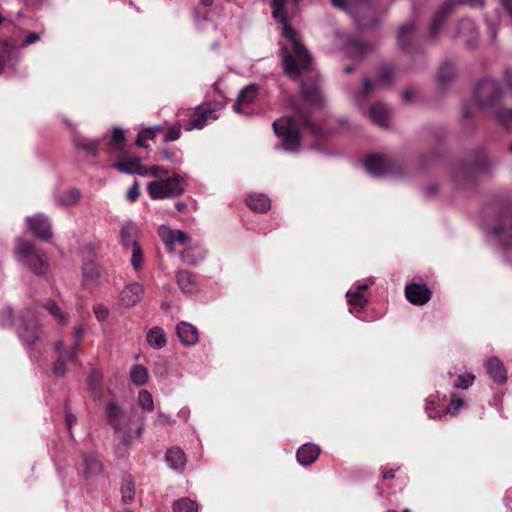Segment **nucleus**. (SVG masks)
<instances>
[{
  "mask_svg": "<svg viewBox=\"0 0 512 512\" xmlns=\"http://www.w3.org/2000/svg\"><path fill=\"white\" fill-rule=\"evenodd\" d=\"M286 0H272V14L281 24L283 40L282 54L286 74L297 78L301 72L307 70L311 63V56L300 41L299 35L287 22L284 6Z\"/></svg>",
  "mask_w": 512,
  "mask_h": 512,
  "instance_id": "1",
  "label": "nucleus"
},
{
  "mask_svg": "<svg viewBox=\"0 0 512 512\" xmlns=\"http://www.w3.org/2000/svg\"><path fill=\"white\" fill-rule=\"evenodd\" d=\"M291 104L295 110V115L276 120L273 123V128L276 135L281 139L283 148L287 151L294 152L299 147L301 128H307L313 133H318L320 127L311 121L295 100H292Z\"/></svg>",
  "mask_w": 512,
  "mask_h": 512,
  "instance_id": "2",
  "label": "nucleus"
},
{
  "mask_svg": "<svg viewBox=\"0 0 512 512\" xmlns=\"http://www.w3.org/2000/svg\"><path fill=\"white\" fill-rule=\"evenodd\" d=\"M108 152L120 153L121 159L112 167L124 174H137L140 176H156L160 172H165L163 167L153 165L148 168L142 167L141 159L136 156H126L124 154L125 137L120 128H114L112 135L107 141Z\"/></svg>",
  "mask_w": 512,
  "mask_h": 512,
  "instance_id": "3",
  "label": "nucleus"
},
{
  "mask_svg": "<svg viewBox=\"0 0 512 512\" xmlns=\"http://www.w3.org/2000/svg\"><path fill=\"white\" fill-rule=\"evenodd\" d=\"M495 162L482 149L471 151L464 161L451 171L453 183L460 189L469 188L478 173L487 172Z\"/></svg>",
  "mask_w": 512,
  "mask_h": 512,
  "instance_id": "4",
  "label": "nucleus"
},
{
  "mask_svg": "<svg viewBox=\"0 0 512 512\" xmlns=\"http://www.w3.org/2000/svg\"><path fill=\"white\" fill-rule=\"evenodd\" d=\"M158 173L154 180L147 184V192L154 200L169 199L181 196L185 191V179L183 176L174 174L170 177H160V174H168V171Z\"/></svg>",
  "mask_w": 512,
  "mask_h": 512,
  "instance_id": "5",
  "label": "nucleus"
},
{
  "mask_svg": "<svg viewBox=\"0 0 512 512\" xmlns=\"http://www.w3.org/2000/svg\"><path fill=\"white\" fill-rule=\"evenodd\" d=\"M16 260L30 271L37 275H44L49 270V263L45 254L41 253L36 247L24 240H18L15 249Z\"/></svg>",
  "mask_w": 512,
  "mask_h": 512,
  "instance_id": "6",
  "label": "nucleus"
},
{
  "mask_svg": "<svg viewBox=\"0 0 512 512\" xmlns=\"http://www.w3.org/2000/svg\"><path fill=\"white\" fill-rule=\"evenodd\" d=\"M503 95L502 86L497 80L484 78L476 84L473 98L480 108L491 111L500 105Z\"/></svg>",
  "mask_w": 512,
  "mask_h": 512,
  "instance_id": "7",
  "label": "nucleus"
},
{
  "mask_svg": "<svg viewBox=\"0 0 512 512\" xmlns=\"http://www.w3.org/2000/svg\"><path fill=\"white\" fill-rule=\"evenodd\" d=\"M365 168L367 172L375 177L403 175L402 166L396 160L383 154H373L366 158Z\"/></svg>",
  "mask_w": 512,
  "mask_h": 512,
  "instance_id": "8",
  "label": "nucleus"
},
{
  "mask_svg": "<svg viewBox=\"0 0 512 512\" xmlns=\"http://www.w3.org/2000/svg\"><path fill=\"white\" fill-rule=\"evenodd\" d=\"M395 79V71L391 66H384L380 71L378 79L372 81L366 78L363 82V86L355 91L353 94L354 102L361 106L364 104L366 98L377 91L382 86H389Z\"/></svg>",
  "mask_w": 512,
  "mask_h": 512,
  "instance_id": "9",
  "label": "nucleus"
},
{
  "mask_svg": "<svg viewBox=\"0 0 512 512\" xmlns=\"http://www.w3.org/2000/svg\"><path fill=\"white\" fill-rule=\"evenodd\" d=\"M17 332L24 345L31 346L40 339V325L34 311L27 309L21 313Z\"/></svg>",
  "mask_w": 512,
  "mask_h": 512,
  "instance_id": "10",
  "label": "nucleus"
},
{
  "mask_svg": "<svg viewBox=\"0 0 512 512\" xmlns=\"http://www.w3.org/2000/svg\"><path fill=\"white\" fill-rule=\"evenodd\" d=\"M135 413V408H131L129 412H124L116 403L112 402L106 408V421L126 440L130 429V422Z\"/></svg>",
  "mask_w": 512,
  "mask_h": 512,
  "instance_id": "11",
  "label": "nucleus"
},
{
  "mask_svg": "<svg viewBox=\"0 0 512 512\" xmlns=\"http://www.w3.org/2000/svg\"><path fill=\"white\" fill-rule=\"evenodd\" d=\"M222 108V105H201L192 114L189 122L185 125V129L190 131L193 129H202L211 121L218 119V111Z\"/></svg>",
  "mask_w": 512,
  "mask_h": 512,
  "instance_id": "12",
  "label": "nucleus"
},
{
  "mask_svg": "<svg viewBox=\"0 0 512 512\" xmlns=\"http://www.w3.org/2000/svg\"><path fill=\"white\" fill-rule=\"evenodd\" d=\"M491 233L503 247L512 246V213H500L491 228Z\"/></svg>",
  "mask_w": 512,
  "mask_h": 512,
  "instance_id": "13",
  "label": "nucleus"
},
{
  "mask_svg": "<svg viewBox=\"0 0 512 512\" xmlns=\"http://www.w3.org/2000/svg\"><path fill=\"white\" fill-rule=\"evenodd\" d=\"M256 110V86L247 85L238 94L233 104V111L239 115L250 116Z\"/></svg>",
  "mask_w": 512,
  "mask_h": 512,
  "instance_id": "14",
  "label": "nucleus"
},
{
  "mask_svg": "<svg viewBox=\"0 0 512 512\" xmlns=\"http://www.w3.org/2000/svg\"><path fill=\"white\" fill-rule=\"evenodd\" d=\"M144 296V287L138 282H129L120 291L118 303L121 307L132 308L136 306Z\"/></svg>",
  "mask_w": 512,
  "mask_h": 512,
  "instance_id": "15",
  "label": "nucleus"
},
{
  "mask_svg": "<svg viewBox=\"0 0 512 512\" xmlns=\"http://www.w3.org/2000/svg\"><path fill=\"white\" fill-rule=\"evenodd\" d=\"M20 59L17 47L8 41H0V73H11Z\"/></svg>",
  "mask_w": 512,
  "mask_h": 512,
  "instance_id": "16",
  "label": "nucleus"
},
{
  "mask_svg": "<svg viewBox=\"0 0 512 512\" xmlns=\"http://www.w3.org/2000/svg\"><path fill=\"white\" fill-rule=\"evenodd\" d=\"M158 235L169 252H173L175 245H186L189 242V236L182 230H174L166 225L158 228Z\"/></svg>",
  "mask_w": 512,
  "mask_h": 512,
  "instance_id": "17",
  "label": "nucleus"
},
{
  "mask_svg": "<svg viewBox=\"0 0 512 512\" xmlns=\"http://www.w3.org/2000/svg\"><path fill=\"white\" fill-rule=\"evenodd\" d=\"M374 284V280L372 278L364 280L363 282H358L353 289H350L346 293L347 301L351 307H355L357 309H362L367 304L368 299L364 295V292L369 288V286Z\"/></svg>",
  "mask_w": 512,
  "mask_h": 512,
  "instance_id": "18",
  "label": "nucleus"
},
{
  "mask_svg": "<svg viewBox=\"0 0 512 512\" xmlns=\"http://www.w3.org/2000/svg\"><path fill=\"white\" fill-rule=\"evenodd\" d=\"M26 222L34 236L43 240H48L52 236L50 221L45 215L36 214L27 217Z\"/></svg>",
  "mask_w": 512,
  "mask_h": 512,
  "instance_id": "19",
  "label": "nucleus"
},
{
  "mask_svg": "<svg viewBox=\"0 0 512 512\" xmlns=\"http://www.w3.org/2000/svg\"><path fill=\"white\" fill-rule=\"evenodd\" d=\"M457 4L458 2L456 0H446L435 12L429 30V37L431 39H434L437 36V33L442 27L446 18L451 14Z\"/></svg>",
  "mask_w": 512,
  "mask_h": 512,
  "instance_id": "20",
  "label": "nucleus"
},
{
  "mask_svg": "<svg viewBox=\"0 0 512 512\" xmlns=\"http://www.w3.org/2000/svg\"><path fill=\"white\" fill-rule=\"evenodd\" d=\"M301 93L303 99L311 105L321 106L324 102V97L317 80L302 82Z\"/></svg>",
  "mask_w": 512,
  "mask_h": 512,
  "instance_id": "21",
  "label": "nucleus"
},
{
  "mask_svg": "<svg viewBox=\"0 0 512 512\" xmlns=\"http://www.w3.org/2000/svg\"><path fill=\"white\" fill-rule=\"evenodd\" d=\"M406 298L414 305H424L431 298V291L426 285L410 284L405 288Z\"/></svg>",
  "mask_w": 512,
  "mask_h": 512,
  "instance_id": "22",
  "label": "nucleus"
},
{
  "mask_svg": "<svg viewBox=\"0 0 512 512\" xmlns=\"http://www.w3.org/2000/svg\"><path fill=\"white\" fill-rule=\"evenodd\" d=\"M73 143L77 149L82 150L87 155L95 157L100 151L101 140L83 136L79 133L73 134Z\"/></svg>",
  "mask_w": 512,
  "mask_h": 512,
  "instance_id": "23",
  "label": "nucleus"
},
{
  "mask_svg": "<svg viewBox=\"0 0 512 512\" xmlns=\"http://www.w3.org/2000/svg\"><path fill=\"white\" fill-rule=\"evenodd\" d=\"M176 333H177V336H178L180 342L184 346H194L198 342V339H199L198 330L194 325H192L188 322H185V321L180 322L176 326Z\"/></svg>",
  "mask_w": 512,
  "mask_h": 512,
  "instance_id": "24",
  "label": "nucleus"
},
{
  "mask_svg": "<svg viewBox=\"0 0 512 512\" xmlns=\"http://www.w3.org/2000/svg\"><path fill=\"white\" fill-rule=\"evenodd\" d=\"M486 372L497 383H505L507 371L502 361L497 357H491L484 363Z\"/></svg>",
  "mask_w": 512,
  "mask_h": 512,
  "instance_id": "25",
  "label": "nucleus"
},
{
  "mask_svg": "<svg viewBox=\"0 0 512 512\" xmlns=\"http://www.w3.org/2000/svg\"><path fill=\"white\" fill-rule=\"evenodd\" d=\"M390 113L391 108L383 102H376L372 104L369 109V115L372 121L382 128L389 127L388 118Z\"/></svg>",
  "mask_w": 512,
  "mask_h": 512,
  "instance_id": "26",
  "label": "nucleus"
},
{
  "mask_svg": "<svg viewBox=\"0 0 512 512\" xmlns=\"http://www.w3.org/2000/svg\"><path fill=\"white\" fill-rule=\"evenodd\" d=\"M415 28H416V20L414 18L407 21L404 25H402L398 30V44L399 46L410 52L411 47L410 44L415 38Z\"/></svg>",
  "mask_w": 512,
  "mask_h": 512,
  "instance_id": "27",
  "label": "nucleus"
},
{
  "mask_svg": "<svg viewBox=\"0 0 512 512\" xmlns=\"http://www.w3.org/2000/svg\"><path fill=\"white\" fill-rule=\"evenodd\" d=\"M206 256V250L202 245L195 244L186 247L181 253V260L187 265H197L201 263Z\"/></svg>",
  "mask_w": 512,
  "mask_h": 512,
  "instance_id": "28",
  "label": "nucleus"
},
{
  "mask_svg": "<svg viewBox=\"0 0 512 512\" xmlns=\"http://www.w3.org/2000/svg\"><path fill=\"white\" fill-rule=\"evenodd\" d=\"M166 461L169 467L177 472H182L186 464V455L178 447L170 448L166 451Z\"/></svg>",
  "mask_w": 512,
  "mask_h": 512,
  "instance_id": "29",
  "label": "nucleus"
},
{
  "mask_svg": "<svg viewBox=\"0 0 512 512\" xmlns=\"http://www.w3.org/2000/svg\"><path fill=\"white\" fill-rule=\"evenodd\" d=\"M55 350L58 353V357L53 365V372L55 375L62 377L65 375L67 368H66V362L67 360L72 361L68 357V349L64 348V343L62 340H59L55 343Z\"/></svg>",
  "mask_w": 512,
  "mask_h": 512,
  "instance_id": "30",
  "label": "nucleus"
},
{
  "mask_svg": "<svg viewBox=\"0 0 512 512\" xmlns=\"http://www.w3.org/2000/svg\"><path fill=\"white\" fill-rule=\"evenodd\" d=\"M320 453L318 446L314 444H303L297 451V460L301 465L307 466L316 461Z\"/></svg>",
  "mask_w": 512,
  "mask_h": 512,
  "instance_id": "31",
  "label": "nucleus"
},
{
  "mask_svg": "<svg viewBox=\"0 0 512 512\" xmlns=\"http://www.w3.org/2000/svg\"><path fill=\"white\" fill-rule=\"evenodd\" d=\"M138 228L134 223L128 222L122 225L120 230V238L125 249L139 245L137 242Z\"/></svg>",
  "mask_w": 512,
  "mask_h": 512,
  "instance_id": "32",
  "label": "nucleus"
},
{
  "mask_svg": "<svg viewBox=\"0 0 512 512\" xmlns=\"http://www.w3.org/2000/svg\"><path fill=\"white\" fill-rule=\"evenodd\" d=\"M43 308L52 316L59 325H66L70 320L68 312L63 310L55 301L47 300L43 303Z\"/></svg>",
  "mask_w": 512,
  "mask_h": 512,
  "instance_id": "33",
  "label": "nucleus"
},
{
  "mask_svg": "<svg viewBox=\"0 0 512 512\" xmlns=\"http://www.w3.org/2000/svg\"><path fill=\"white\" fill-rule=\"evenodd\" d=\"M456 76L455 65L450 61H444L437 72V83L440 88L448 85Z\"/></svg>",
  "mask_w": 512,
  "mask_h": 512,
  "instance_id": "34",
  "label": "nucleus"
},
{
  "mask_svg": "<svg viewBox=\"0 0 512 512\" xmlns=\"http://www.w3.org/2000/svg\"><path fill=\"white\" fill-rule=\"evenodd\" d=\"M369 50L370 47L362 43L357 38L350 39L345 46V51L351 58H360L364 56Z\"/></svg>",
  "mask_w": 512,
  "mask_h": 512,
  "instance_id": "35",
  "label": "nucleus"
},
{
  "mask_svg": "<svg viewBox=\"0 0 512 512\" xmlns=\"http://www.w3.org/2000/svg\"><path fill=\"white\" fill-rule=\"evenodd\" d=\"M146 338L148 344L155 349H160L167 343L165 332L160 327L152 328Z\"/></svg>",
  "mask_w": 512,
  "mask_h": 512,
  "instance_id": "36",
  "label": "nucleus"
},
{
  "mask_svg": "<svg viewBox=\"0 0 512 512\" xmlns=\"http://www.w3.org/2000/svg\"><path fill=\"white\" fill-rule=\"evenodd\" d=\"M496 118V120L499 122V124L505 129V130H511L512 129V109L511 108H505V107H496L495 109L491 110Z\"/></svg>",
  "mask_w": 512,
  "mask_h": 512,
  "instance_id": "37",
  "label": "nucleus"
},
{
  "mask_svg": "<svg viewBox=\"0 0 512 512\" xmlns=\"http://www.w3.org/2000/svg\"><path fill=\"white\" fill-rule=\"evenodd\" d=\"M81 198L80 190L76 188L69 189L65 191L61 196H59L56 200L57 204L60 206H74L76 205Z\"/></svg>",
  "mask_w": 512,
  "mask_h": 512,
  "instance_id": "38",
  "label": "nucleus"
},
{
  "mask_svg": "<svg viewBox=\"0 0 512 512\" xmlns=\"http://www.w3.org/2000/svg\"><path fill=\"white\" fill-rule=\"evenodd\" d=\"M84 473L86 477H91L97 475L102 470V465L99 459L93 455L89 454L84 457Z\"/></svg>",
  "mask_w": 512,
  "mask_h": 512,
  "instance_id": "39",
  "label": "nucleus"
},
{
  "mask_svg": "<svg viewBox=\"0 0 512 512\" xmlns=\"http://www.w3.org/2000/svg\"><path fill=\"white\" fill-rule=\"evenodd\" d=\"M84 335V328L82 326H76L73 330V344L68 349V357L71 360H75L79 354L80 344Z\"/></svg>",
  "mask_w": 512,
  "mask_h": 512,
  "instance_id": "40",
  "label": "nucleus"
},
{
  "mask_svg": "<svg viewBox=\"0 0 512 512\" xmlns=\"http://www.w3.org/2000/svg\"><path fill=\"white\" fill-rule=\"evenodd\" d=\"M148 377V371L142 365H134L130 370L131 381L137 386L144 385L148 381Z\"/></svg>",
  "mask_w": 512,
  "mask_h": 512,
  "instance_id": "41",
  "label": "nucleus"
},
{
  "mask_svg": "<svg viewBox=\"0 0 512 512\" xmlns=\"http://www.w3.org/2000/svg\"><path fill=\"white\" fill-rule=\"evenodd\" d=\"M177 282L182 291L192 293L194 291V281L188 271H179L176 275Z\"/></svg>",
  "mask_w": 512,
  "mask_h": 512,
  "instance_id": "42",
  "label": "nucleus"
},
{
  "mask_svg": "<svg viewBox=\"0 0 512 512\" xmlns=\"http://www.w3.org/2000/svg\"><path fill=\"white\" fill-rule=\"evenodd\" d=\"M174 512H197L198 505L195 501L189 498H181L173 504Z\"/></svg>",
  "mask_w": 512,
  "mask_h": 512,
  "instance_id": "43",
  "label": "nucleus"
},
{
  "mask_svg": "<svg viewBox=\"0 0 512 512\" xmlns=\"http://www.w3.org/2000/svg\"><path fill=\"white\" fill-rule=\"evenodd\" d=\"M131 253L130 262L134 270H140L144 265L143 252L139 245H133V247L126 249Z\"/></svg>",
  "mask_w": 512,
  "mask_h": 512,
  "instance_id": "44",
  "label": "nucleus"
},
{
  "mask_svg": "<svg viewBox=\"0 0 512 512\" xmlns=\"http://www.w3.org/2000/svg\"><path fill=\"white\" fill-rule=\"evenodd\" d=\"M121 495L124 503H132L135 499V486L130 479H125L121 487Z\"/></svg>",
  "mask_w": 512,
  "mask_h": 512,
  "instance_id": "45",
  "label": "nucleus"
},
{
  "mask_svg": "<svg viewBox=\"0 0 512 512\" xmlns=\"http://www.w3.org/2000/svg\"><path fill=\"white\" fill-rule=\"evenodd\" d=\"M99 275V266L95 262H88L83 266V277L86 282L95 281Z\"/></svg>",
  "mask_w": 512,
  "mask_h": 512,
  "instance_id": "46",
  "label": "nucleus"
},
{
  "mask_svg": "<svg viewBox=\"0 0 512 512\" xmlns=\"http://www.w3.org/2000/svg\"><path fill=\"white\" fill-rule=\"evenodd\" d=\"M138 405L146 411H152L154 409L153 397L149 391H147V390L139 391Z\"/></svg>",
  "mask_w": 512,
  "mask_h": 512,
  "instance_id": "47",
  "label": "nucleus"
},
{
  "mask_svg": "<svg viewBox=\"0 0 512 512\" xmlns=\"http://www.w3.org/2000/svg\"><path fill=\"white\" fill-rule=\"evenodd\" d=\"M156 136L153 134V130L150 127L142 128L136 138V145L142 148H147L146 141L153 140Z\"/></svg>",
  "mask_w": 512,
  "mask_h": 512,
  "instance_id": "48",
  "label": "nucleus"
},
{
  "mask_svg": "<svg viewBox=\"0 0 512 512\" xmlns=\"http://www.w3.org/2000/svg\"><path fill=\"white\" fill-rule=\"evenodd\" d=\"M475 377L472 374L459 375L457 382L454 383L455 388L467 389L473 384Z\"/></svg>",
  "mask_w": 512,
  "mask_h": 512,
  "instance_id": "49",
  "label": "nucleus"
},
{
  "mask_svg": "<svg viewBox=\"0 0 512 512\" xmlns=\"http://www.w3.org/2000/svg\"><path fill=\"white\" fill-rule=\"evenodd\" d=\"M13 324V313L10 308H4L0 312V325L4 328L11 327Z\"/></svg>",
  "mask_w": 512,
  "mask_h": 512,
  "instance_id": "50",
  "label": "nucleus"
},
{
  "mask_svg": "<svg viewBox=\"0 0 512 512\" xmlns=\"http://www.w3.org/2000/svg\"><path fill=\"white\" fill-rule=\"evenodd\" d=\"M465 33H469L471 36L476 33L475 24L469 19H463L459 24V34L464 35Z\"/></svg>",
  "mask_w": 512,
  "mask_h": 512,
  "instance_id": "51",
  "label": "nucleus"
},
{
  "mask_svg": "<svg viewBox=\"0 0 512 512\" xmlns=\"http://www.w3.org/2000/svg\"><path fill=\"white\" fill-rule=\"evenodd\" d=\"M181 136V127L179 125H173L169 128L168 132L164 137V142L176 141Z\"/></svg>",
  "mask_w": 512,
  "mask_h": 512,
  "instance_id": "52",
  "label": "nucleus"
},
{
  "mask_svg": "<svg viewBox=\"0 0 512 512\" xmlns=\"http://www.w3.org/2000/svg\"><path fill=\"white\" fill-rule=\"evenodd\" d=\"M463 406L464 401L461 398L453 396L449 404L448 412L452 415H456Z\"/></svg>",
  "mask_w": 512,
  "mask_h": 512,
  "instance_id": "53",
  "label": "nucleus"
},
{
  "mask_svg": "<svg viewBox=\"0 0 512 512\" xmlns=\"http://www.w3.org/2000/svg\"><path fill=\"white\" fill-rule=\"evenodd\" d=\"M93 310H94V314H95L96 318L101 322L105 321L109 316L108 309L102 304H98V305L94 306Z\"/></svg>",
  "mask_w": 512,
  "mask_h": 512,
  "instance_id": "54",
  "label": "nucleus"
},
{
  "mask_svg": "<svg viewBox=\"0 0 512 512\" xmlns=\"http://www.w3.org/2000/svg\"><path fill=\"white\" fill-rule=\"evenodd\" d=\"M271 207V201L265 195L258 194V212L264 213Z\"/></svg>",
  "mask_w": 512,
  "mask_h": 512,
  "instance_id": "55",
  "label": "nucleus"
},
{
  "mask_svg": "<svg viewBox=\"0 0 512 512\" xmlns=\"http://www.w3.org/2000/svg\"><path fill=\"white\" fill-rule=\"evenodd\" d=\"M173 423L174 421L170 418V416L166 415L163 412H158L157 418L155 420V425L168 426L172 425Z\"/></svg>",
  "mask_w": 512,
  "mask_h": 512,
  "instance_id": "56",
  "label": "nucleus"
},
{
  "mask_svg": "<svg viewBox=\"0 0 512 512\" xmlns=\"http://www.w3.org/2000/svg\"><path fill=\"white\" fill-rule=\"evenodd\" d=\"M140 195L138 183L135 182L127 191V199L131 202H134L138 199Z\"/></svg>",
  "mask_w": 512,
  "mask_h": 512,
  "instance_id": "57",
  "label": "nucleus"
},
{
  "mask_svg": "<svg viewBox=\"0 0 512 512\" xmlns=\"http://www.w3.org/2000/svg\"><path fill=\"white\" fill-rule=\"evenodd\" d=\"M101 381V376L98 372L93 371L89 376V383L94 391L98 388Z\"/></svg>",
  "mask_w": 512,
  "mask_h": 512,
  "instance_id": "58",
  "label": "nucleus"
},
{
  "mask_svg": "<svg viewBox=\"0 0 512 512\" xmlns=\"http://www.w3.org/2000/svg\"><path fill=\"white\" fill-rule=\"evenodd\" d=\"M365 1L366 0H332V3L334 6H336L338 8L346 9L349 3H358V2L364 3Z\"/></svg>",
  "mask_w": 512,
  "mask_h": 512,
  "instance_id": "59",
  "label": "nucleus"
},
{
  "mask_svg": "<svg viewBox=\"0 0 512 512\" xmlns=\"http://www.w3.org/2000/svg\"><path fill=\"white\" fill-rule=\"evenodd\" d=\"M39 40H40V35L39 34L34 33V32H30V33L27 34L26 39L24 40L23 45L24 46H28V45L36 43Z\"/></svg>",
  "mask_w": 512,
  "mask_h": 512,
  "instance_id": "60",
  "label": "nucleus"
},
{
  "mask_svg": "<svg viewBox=\"0 0 512 512\" xmlns=\"http://www.w3.org/2000/svg\"><path fill=\"white\" fill-rule=\"evenodd\" d=\"M178 418L183 422H187L190 417V409L188 407H183L179 410L177 414Z\"/></svg>",
  "mask_w": 512,
  "mask_h": 512,
  "instance_id": "61",
  "label": "nucleus"
},
{
  "mask_svg": "<svg viewBox=\"0 0 512 512\" xmlns=\"http://www.w3.org/2000/svg\"><path fill=\"white\" fill-rule=\"evenodd\" d=\"M463 2L473 8H482L484 6L483 0H463Z\"/></svg>",
  "mask_w": 512,
  "mask_h": 512,
  "instance_id": "62",
  "label": "nucleus"
},
{
  "mask_svg": "<svg viewBox=\"0 0 512 512\" xmlns=\"http://www.w3.org/2000/svg\"><path fill=\"white\" fill-rule=\"evenodd\" d=\"M504 9L512 17V0H500Z\"/></svg>",
  "mask_w": 512,
  "mask_h": 512,
  "instance_id": "63",
  "label": "nucleus"
},
{
  "mask_svg": "<svg viewBox=\"0 0 512 512\" xmlns=\"http://www.w3.org/2000/svg\"><path fill=\"white\" fill-rule=\"evenodd\" d=\"M76 418L74 415L70 414V413H67L66 414V424H67V427L68 429L70 430L73 423L75 422Z\"/></svg>",
  "mask_w": 512,
  "mask_h": 512,
  "instance_id": "64",
  "label": "nucleus"
}]
</instances>
